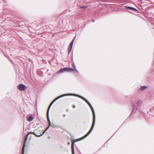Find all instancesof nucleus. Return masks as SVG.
Returning <instances> with one entry per match:
<instances>
[{"label":"nucleus","mask_w":154,"mask_h":154,"mask_svg":"<svg viewBox=\"0 0 154 154\" xmlns=\"http://www.w3.org/2000/svg\"><path fill=\"white\" fill-rule=\"evenodd\" d=\"M74 96L77 97H79L81 99L83 100H84L85 102H86L87 104L89 105V106L91 108V109L92 112H93V123L92 124V126L91 127V128H90V130H89V131H91V132L92 131L94 127V126L95 122V113L94 110V109L91 105V104L84 97H82V96L78 95L76 94H74Z\"/></svg>","instance_id":"nucleus-1"},{"label":"nucleus","mask_w":154,"mask_h":154,"mask_svg":"<svg viewBox=\"0 0 154 154\" xmlns=\"http://www.w3.org/2000/svg\"><path fill=\"white\" fill-rule=\"evenodd\" d=\"M66 94L62 95H61L60 96L56 98L55 99H54L51 103V104L48 107V108L47 111V119L49 123V125H51V122L50 121L49 118V110L50 109V108L51 106V105L54 103L56 100H57L58 99H59L63 97L64 96H65L68 95H73L74 96V94Z\"/></svg>","instance_id":"nucleus-2"},{"label":"nucleus","mask_w":154,"mask_h":154,"mask_svg":"<svg viewBox=\"0 0 154 154\" xmlns=\"http://www.w3.org/2000/svg\"><path fill=\"white\" fill-rule=\"evenodd\" d=\"M73 71V69L71 68H64L59 70L58 72V73H61L64 72H72Z\"/></svg>","instance_id":"nucleus-3"},{"label":"nucleus","mask_w":154,"mask_h":154,"mask_svg":"<svg viewBox=\"0 0 154 154\" xmlns=\"http://www.w3.org/2000/svg\"><path fill=\"white\" fill-rule=\"evenodd\" d=\"M18 88L20 91H23L25 90L26 87V86L23 84H20L18 86Z\"/></svg>","instance_id":"nucleus-4"},{"label":"nucleus","mask_w":154,"mask_h":154,"mask_svg":"<svg viewBox=\"0 0 154 154\" xmlns=\"http://www.w3.org/2000/svg\"><path fill=\"white\" fill-rule=\"evenodd\" d=\"M75 38V37L72 40V42L70 43L69 46L68 47V51L69 54L70 53V52L71 50L72 49L73 43L74 42Z\"/></svg>","instance_id":"nucleus-5"},{"label":"nucleus","mask_w":154,"mask_h":154,"mask_svg":"<svg viewBox=\"0 0 154 154\" xmlns=\"http://www.w3.org/2000/svg\"><path fill=\"white\" fill-rule=\"evenodd\" d=\"M27 137H28V134L26 136L25 139L24 140V142L23 145V146L22 148V154H24V148L25 146H26L25 145V142L27 140Z\"/></svg>","instance_id":"nucleus-6"},{"label":"nucleus","mask_w":154,"mask_h":154,"mask_svg":"<svg viewBox=\"0 0 154 154\" xmlns=\"http://www.w3.org/2000/svg\"><path fill=\"white\" fill-rule=\"evenodd\" d=\"M136 104L137 105L138 107L140 108L142 106V101L141 100L138 101L136 102Z\"/></svg>","instance_id":"nucleus-7"},{"label":"nucleus","mask_w":154,"mask_h":154,"mask_svg":"<svg viewBox=\"0 0 154 154\" xmlns=\"http://www.w3.org/2000/svg\"><path fill=\"white\" fill-rule=\"evenodd\" d=\"M125 8H126L127 9H129L132 10H133L135 11H138L136 9V8L131 7H128L127 6H125Z\"/></svg>","instance_id":"nucleus-8"},{"label":"nucleus","mask_w":154,"mask_h":154,"mask_svg":"<svg viewBox=\"0 0 154 154\" xmlns=\"http://www.w3.org/2000/svg\"><path fill=\"white\" fill-rule=\"evenodd\" d=\"M50 126H51V127H52V128H56L57 127L56 125H55L54 124H51V125H49L48 127L45 129V130L43 132V133H44L45 131L47 130L48 129Z\"/></svg>","instance_id":"nucleus-9"},{"label":"nucleus","mask_w":154,"mask_h":154,"mask_svg":"<svg viewBox=\"0 0 154 154\" xmlns=\"http://www.w3.org/2000/svg\"><path fill=\"white\" fill-rule=\"evenodd\" d=\"M91 131H89L88 132L86 135H85L81 138V140H82L84 139L85 138H86L91 133Z\"/></svg>","instance_id":"nucleus-10"},{"label":"nucleus","mask_w":154,"mask_h":154,"mask_svg":"<svg viewBox=\"0 0 154 154\" xmlns=\"http://www.w3.org/2000/svg\"><path fill=\"white\" fill-rule=\"evenodd\" d=\"M91 131H89L88 132L86 135H85L81 138V140H82L84 139L85 138H86L91 133Z\"/></svg>","instance_id":"nucleus-11"},{"label":"nucleus","mask_w":154,"mask_h":154,"mask_svg":"<svg viewBox=\"0 0 154 154\" xmlns=\"http://www.w3.org/2000/svg\"><path fill=\"white\" fill-rule=\"evenodd\" d=\"M29 134H34L35 136H36L37 137H39L41 136H42L43 134H43H41L40 135H37L34 132H30Z\"/></svg>","instance_id":"nucleus-12"},{"label":"nucleus","mask_w":154,"mask_h":154,"mask_svg":"<svg viewBox=\"0 0 154 154\" xmlns=\"http://www.w3.org/2000/svg\"><path fill=\"white\" fill-rule=\"evenodd\" d=\"M73 144L74 143H73L72 144V154H75L74 153V150L73 147Z\"/></svg>","instance_id":"nucleus-13"},{"label":"nucleus","mask_w":154,"mask_h":154,"mask_svg":"<svg viewBox=\"0 0 154 154\" xmlns=\"http://www.w3.org/2000/svg\"><path fill=\"white\" fill-rule=\"evenodd\" d=\"M138 108L137 107V106L135 105H133V109L132 112H134V110H136Z\"/></svg>","instance_id":"nucleus-14"},{"label":"nucleus","mask_w":154,"mask_h":154,"mask_svg":"<svg viewBox=\"0 0 154 154\" xmlns=\"http://www.w3.org/2000/svg\"><path fill=\"white\" fill-rule=\"evenodd\" d=\"M33 119V118L31 116H30L29 117L28 119V121L29 122H31L32 121Z\"/></svg>","instance_id":"nucleus-15"},{"label":"nucleus","mask_w":154,"mask_h":154,"mask_svg":"<svg viewBox=\"0 0 154 154\" xmlns=\"http://www.w3.org/2000/svg\"><path fill=\"white\" fill-rule=\"evenodd\" d=\"M147 87L146 86H142L140 87V89L142 90H144Z\"/></svg>","instance_id":"nucleus-16"},{"label":"nucleus","mask_w":154,"mask_h":154,"mask_svg":"<svg viewBox=\"0 0 154 154\" xmlns=\"http://www.w3.org/2000/svg\"><path fill=\"white\" fill-rule=\"evenodd\" d=\"M73 65L74 67V69H75L76 68L75 66V64L74 63H73Z\"/></svg>","instance_id":"nucleus-17"},{"label":"nucleus","mask_w":154,"mask_h":154,"mask_svg":"<svg viewBox=\"0 0 154 154\" xmlns=\"http://www.w3.org/2000/svg\"><path fill=\"white\" fill-rule=\"evenodd\" d=\"M80 8H83V9H85L86 8H87V7H82V6H81L80 7Z\"/></svg>","instance_id":"nucleus-18"},{"label":"nucleus","mask_w":154,"mask_h":154,"mask_svg":"<svg viewBox=\"0 0 154 154\" xmlns=\"http://www.w3.org/2000/svg\"><path fill=\"white\" fill-rule=\"evenodd\" d=\"M75 69V71L76 72H77V73H78V72H79L78 71L77 69Z\"/></svg>","instance_id":"nucleus-19"},{"label":"nucleus","mask_w":154,"mask_h":154,"mask_svg":"<svg viewBox=\"0 0 154 154\" xmlns=\"http://www.w3.org/2000/svg\"><path fill=\"white\" fill-rule=\"evenodd\" d=\"M92 22H95V20L94 19H93V20H92Z\"/></svg>","instance_id":"nucleus-20"},{"label":"nucleus","mask_w":154,"mask_h":154,"mask_svg":"<svg viewBox=\"0 0 154 154\" xmlns=\"http://www.w3.org/2000/svg\"><path fill=\"white\" fill-rule=\"evenodd\" d=\"M72 107H73V108H75V105H73Z\"/></svg>","instance_id":"nucleus-21"},{"label":"nucleus","mask_w":154,"mask_h":154,"mask_svg":"<svg viewBox=\"0 0 154 154\" xmlns=\"http://www.w3.org/2000/svg\"><path fill=\"white\" fill-rule=\"evenodd\" d=\"M68 145H69V144H70V143H69H69H68Z\"/></svg>","instance_id":"nucleus-22"},{"label":"nucleus","mask_w":154,"mask_h":154,"mask_svg":"<svg viewBox=\"0 0 154 154\" xmlns=\"http://www.w3.org/2000/svg\"><path fill=\"white\" fill-rule=\"evenodd\" d=\"M65 116H66L65 115H63V116H64V117Z\"/></svg>","instance_id":"nucleus-23"}]
</instances>
